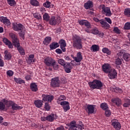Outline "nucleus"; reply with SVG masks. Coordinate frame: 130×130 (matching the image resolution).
I'll return each mask as SVG.
<instances>
[{
    "label": "nucleus",
    "mask_w": 130,
    "mask_h": 130,
    "mask_svg": "<svg viewBox=\"0 0 130 130\" xmlns=\"http://www.w3.org/2000/svg\"><path fill=\"white\" fill-rule=\"evenodd\" d=\"M9 36L12 39V41L14 43V45H16L18 43H19V39L17 38V36L13 33H10Z\"/></svg>",
    "instance_id": "obj_16"
},
{
    "label": "nucleus",
    "mask_w": 130,
    "mask_h": 130,
    "mask_svg": "<svg viewBox=\"0 0 130 130\" xmlns=\"http://www.w3.org/2000/svg\"><path fill=\"white\" fill-rule=\"evenodd\" d=\"M66 99H67V98H66V96L63 95H60L59 98L57 99V103H58V104H59L60 101H63L66 100Z\"/></svg>",
    "instance_id": "obj_42"
},
{
    "label": "nucleus",
    "mask_w": 130,
    "mask_h": 130,
    "mask_svg": "<svg viewBox=\"0 0 130 130\" xmlns=\"http://www.w3.org/2000/svg\"><path fill=\"white\" fill-rule=\"evenodd\" d=\"M96 106L94 105H88L87 107V112L88 114H92L94 113V110Z\"/></svg>",
    "instance_id": "obj_18"
},
{
    "label": "nucleus",
    "mask_w": 130,
    "mask_h": 130,
    "mask_svg": "<svg viewBox=\"0 0 130 130\" xmlns=\"http://www.w3.org/2000/svg\"><path fill=\"white\" fill-rule=\"evenodd\" d=\"M88 85L90 89H101L103 86L102 82L98 80H94L93 81L89 82Z\"/></svg>",
    "instance_id": "obj_3"
},
{
    "label": "nucleus",
    "mask_w": 130,
    "mask_h": 130,
    "mask_svg": "<svg viewBox=\"0 0 130 130\" xmlns=\"http://www.w3.org/2000/svg\"><path fill=\"white\" fill-rule=\"evenodd\" d=\"M105 115H106L107 117H109V116L111 115V111H110V110H106Z\"/></svg>",
    "instance_id": "obj_50"
},
{
    "label": "nucleus",
    "mask_w": 130,
    "mask_h": 130,
    "mask_svg": "<svg viewBox=\"0 0 130 130\" xmlns=\"http://www.w3.org/2000/svg\"><path fill=\"white\" fill-rule=\"evenodd\" d=\"M7 3L11 7H15L16 4L15 0H7Z\"/></svg>",
    "instance_id": "obj_43"
},
{
    "label": "nucleus",
    "mask_w": 130,
    "mask_h": 130,
    "mask_svg": "<svg viewBox=\"0 0 130 130\" xmlns=\"http://www.w3.org/2000/svg\"><path fill=\"white\" fill-rule=\"evenodd\" d=\"M12 106V110H20L21 109H23V107L18 106L15 103H13Z\"/></svg>",
    "instance_id": "obj_27"
},
{
    "label": "nucleus",
    "mask_w": 130,
    "mask_h": 130,
    "mask_svg": "<svg viewBox=\"0 0 130 130\" xmlns=\"http://www.w3.org/2000/svg\"><path fill=\"white\" fill-rule=\"evenodd\" d=\"M125 52V51L124 50H121L119 51H118L117 53V55L118 58L120 57V58H121V57H123V55L124 54V53Z\"/></svg>",
    "instance_id": "obj_35"
},
{
    "label": "nucleus",
    "mask_w": 130,
    "mask_h": 130,
    "mask_svg": "<svg viewBox=\"0 0 130 130\" xmlns=\"http://www.w3.org/2000/svg\"><path fill=\"white\" fill-rule=\"evenodd\" d=\"M3 102H4L5 106H6V107H7L8 108H9V107H11V106H12L13 103L12 101H9L5 99L3 100Z\"/></svg>",
    "instance_id": "obj_32"
},
{
    "label": "nucleus",
    "mask_w": 130,
    "mask_h": 130,
    "mask_svg": "<svg viewBox=\"0 0 130 130\" xmlns=\"http://www.w3.org/2000/svg\"><path fill=\"white\" fill-rule=\"evenodd\" d=\"M115 63L117 66H121V63H122V59H120V58H116L115 59Z\"/></svg>",
    "instance_id": "obj_38"
},
{
    "label": "nucleus",
    "mask_w": 130,
    "mask_h": 130,
    "mask_svg": "<svg viewBox=\"0 0 130 130\" xmlns=\"http://www.w3.org/2000/svg\"><path fill=\"white\" fill-rule=\"evenodd\" d=\"M102 51L103 53H106L108 55H110L111 54V51L107 48H103Z\"/></svg>",
    "instance_id": "obj_36"
},
{
    "label": "nucleus",
    "mask_w": 130,
    "mask_h": 130,
    "mask_svg": "<svg viewBox=\"0 0 130 130\" xmlns=\"http://www.w3.org/2000/svg\"><path fill=\"white\" fill-rule=\"evenodd\" d=\"M43 19L45 21H46V22H48L50 19V16H49V15L48 13H45L43 16Z\"/></svg>",
    "instance_id": "obj_40"
},
{
    "label": "nucleus",
    "mask_w": 130,
    "mask_h": 130,
    "mask_svg": "<svg viewBox=\"0 0 130 130\" xmlns=\"http://www.w3.org/2000/svg\"><path fill=\"white\" fill-rule=\"evenodd\" d=\"M90 50L93 51V52H97V51H99V46L97 45H93L90 47Z\"/></svg>",
    "instance_id": "obj_31"
},
{
    "label": "nucleus",
    "mask_w": 130,
    "mask_h": 130,
    "mask_svg": "<svg viewBox=\"0 0 130 130\" xmlns=\"http://www.w3.org/2000/svg\"><path fill=\"white\" fill-rule=\"evenodd\" d=\"M13 29L14 31H17L19 32V36H20L21 38L24 39L25 38V32H26V28L25 26L23 25L21 23H16V24H13Z\"/></svg>",
    "instance_id": "obj_2"
},
{
    "label": "nucleus",
    "mask_w": 130,
    "mask_h": 130,
    "mask_svg": "<svg viewBox=\"0 0 130 130\" xmlns=\"http://www.w3.org/2000/svg\"><path fill=\"white\" fill-rule=\"evenodd\" d=\"M113 31L117 34H119L120 33V30H119L117 27H114Z\"/></svg>",
    "instance_id": "obj_55"
},
{
    "label": "nucleus",
    "mask_w": 130,
    "mask_h": 130,
    "mask_svg": "<svg viewBox=\"0 0 130 130\" xmlns=\"http://www.w3.org/2000/svg\"><path fill=\"white\" fill-rule=\"evenodd\" d=\"M3 42L6 45H8L9 48H13V45L12 44V42H11L10 40H8V39L4 38Z\"/></svg>",
    "instance_id": "obj_24"
},
{
    "label": "nucleus",
    "mask_w": 130,
    "mask_h": 130,
    "mask_svg": "<svg viewBox=\"0 0 130 130\" xmlns=\"http://www.w3.org/2000/svg\"><path fill=\"white\" fill-rule=\"evenodd\" d=\"M124 102H126V103H127L128 105H130V99H128V98L127 97L124 98Z\"/></svg>",
    "instance_id": "obj_58"
},
{
    "label": "nucleus",
    "mask_w": 130,
    "mask_h": 130,
    "mask_svg": "<svg viewBox=\"0 0 130 130\" xmlns=\"http://www.w3.org/2000/svg\"><path fill=\"white\" fill-rule=\"evenodd\" d=\"M14 46L17 48V50L19 51V53L21 54V55H25V50L23 47L20 46V43L16 44Z\"/></svg>",
    "instance_id": "obj_19"
},
{
    "label": "nucleus",
    "mask_w": 130,
    "mask_h": 130,
    "mask_svg": "<svg viewBox=\"0 0 130 130\" xmlns=\"http://www.w3.org/2000/svg\"><path fill=\"white\" fill-rule=\"evenodd\" d=\"M14 80L15 81V82H16V83H17V84H25V81L24 80L21 79V78H17L16 77H15L14 78Z\"/></svg>",
    "instance_id": "obj_34"
},
{
    "label": "nucleus",
    "mask_w": 130,
    "mask_h": 130,
    "mask_svg": "<svg viewBox=\"0 0 130 130\" xmlns=\"http://www.w3.org/2000/svg\"><path fill=\"white\" fill-rule=\"evenodd\" d=\"M68 126H70L69 130H78V129L80 130L84 129V125H77L75 121H72L70 123L68 124Z\"/></svg>",
    "instance_id": "obj_4"
},
{
    "label": "nucleus",
    "mask_w": 130,
    "mask_h": 130,
    "mask_svg": "<svg viewBox=\"0 0 130 130\" xmlns=\"http://www.w3.org/2000/svg\"><path fill=\"white\" fill-rule=\"evenodd\" d=\"M125 30H130V22H126L124 26Z\"/></svg>",
    "instance_id": "obj_51"
},
{
    "label": "nucleus",
    "mask_w": 130,
    "mask_h": 130,
    "mask_svg": "<svg viewBox=\"0 0 130 130\" xmlns=\"http://www.w3.org/2000/svg\"><path fill=\"white\" fill-rule=\"evenodd\" d=\"M54 61H55V60L50 57L45 58L44 60V62L47 67H51L52 64H54Z\"/></svg>",
    "instance_id": "obj_7"
},
{
    "label": "nucleus",
    "mask_w": 130,
    "mask_h": 130,
    "mask_svg": "<svg viewBox=\"0 0 130 130\" xmlns=\"http://www.w3.org/2000/svg\"><path fill=\"white\" fill-rule=\"evenodd\" d=\"M34 104L36 107H37L38 108H41L43 105V101L40 100H37L35 101Z\"/></svg>",
    "instance_id": "obj_23"
},
{
    "label": "nucleus",
    "mask_w": 130,
    "mask_h": 130,
    "mask_svg": "<svg viewBox=\"0 0 130 130\" xmlns=\"http://www.w3.org/2000/svg\"><path fill=\"white\" fill-rule=\"evenodd\" d=\"M42 101L45 102L48 101V102H51L52 100L54 99V96L53 95L49 94H42Z\"/></svg>",
    "instance_id": "obj_8"
},
{
    "label": "nucleus",
    "mask_w": 130,
    "mask_h": 130,
    "mask_svg": "<svg viewBox=\"0 0 130 130\" xmlns=\"http://www.w3.org/2000/svg\"><path fill=\"white\" fill-rule=\"evenodd\" d=\"M45 109L47 111H49V110H50V106H49V104H48V103H45Z\"/></svg>",
    "instance_id": "obj_52"
},
{
    "label": "nucleus",
    "mask_w": 130,
    "mask_h": 130,
    "mask_svg": "<svg viewBox=\"0 0 130 130\" xmlns=\"http://www.w3.org/2000/svg\"><path fill=\"white\" fill-rule=\"evenodd\" d=\"M83 60V55H82V52H77L76 56L75 58V61L76 62H81Z\"/></svg>",
    "instance_id": "obj_21"
},
{
    "label": "nucleus",
    "mask_w": 130,
    "mask_h": 130,
    "mask_svg": "<svg viewBox=\"0 0 130 130\" xmlns=\"http://www.w3.org/2000/svg\"><path fill=\"white\" fill-rule=\"evenodd\" d=\"M0 22L4 23L5 24V25H7V26L11 25V22L10 21V20H9L6 17H4V16L1 17H0Z\"/></svg>",
    "instance_id": "obj_20"
},
{
    "label": "nucleus",
    "mask_w": 130,
    "mask_h": 130,
    "mask_svg": "<svg viewBox=\"0 0 130 130\" xmlns=\"http://www.w3.org/2000/svg\"><path fill=\"white\" fill-rule=\"evenodd\" d=\"M54 70H58V64H56V61H54V63L53 64H52Z\"/></svg>",
    "instance_id": "obj_54"
},
{
    "label": "nucleus",
    "mask_w": 130,
    "mask_h": 130,
    "mask_svg": "<svg viewBox=\"0 0 130 130\" xmlns=\"http://www.w3.org/2000/svg\"><path fill=\"white\" fill-rule=\"evenodd\" d=\"M112 125L114 128L116 130H119L121 128V125L117 120H112Z\"/></svg>",
    "instance_id": "obj_9"
},
{
    "label": "nucleus",
    "mask_w": 130,
    "mask_h": 130,
    "mask_svg": "<svg viewBox=\"0 0 130 130\" xmlns=\"http://www.w3.org/2000/svg\"><path fill=\"white\" fill-rule=\"evenodd\" d=\"M84 25L88 29H90L91 28V24H90V23L87 20L85 21V22L84 23Z\"/></svg>",
    "instance_id": "obj_56"
},
{
    "label": "nucleus",
    "mask_w": 130,
    "mask_h": 130,
    "mask_svg": "<svg viewBox=\"0 0 130 130\" xmlns=\"http://www.w3.org/2000/svg\"><path fill=\"white\" fill-rule=\"evenodd\" d=\"M85 22H86V20H79L78 21V23H79V25H81V26H83V25H85Z\"/></svg>",
    "instance_id": "obj_60"
},
{
    "label": "nucleus",
    "mask_w": 130,
    "mask_h": 130,
    "mask_svg": "<svg viewBox=\"0 0 130 130\" xmlns=\"http://www.w3.org/2000/svg\"><path fill=\"white\" fill-rule=\"evenodd\" d=\"M50 42H51V37H46V38H45L43 43L44 45H48V44H49Z\"/></svg>",
    "instance_id": "obj_29"
},
{
    "label": "nucleus",
    "mask_w": 130,
    "mask_h": 130,
    "mask_svg": "<svg viewBox=\"0 0 130 130\" xmlns=\"http://www.w3.org/2000/svg\"><path fill=\"white\" fill-rule=\"evenodd\" d=\"M124 14L126 17L130 18V8H125L124 11Z\"/></svg>",
    "instance_id": "obj_39"
},
{
    "label": "nucleus",
    "mask_w": 130,
    "mask_h": 130,
    "mask_svg": "<svg viewBox=\"0 0 130 130\" xmlns=\"http://www.w3.org/2000/svg\"><path fill=\"white\" fill-rule=\"evenodd\" d=\"M108 77L109 79H115L116 77H117V72L114 69H111L109 72Z\"/></svg>",
    "instance_id": "obj_11"
},
{
    "label": "nucleus",
    "mask_w": 130,
    "mask_h": 130,
    "mask_svg": "<svg viewBox=\"0 0 130 130\" xmlns=\"http://www.w3.org/2000/svg\"><path fill=\"white\" fill-rule=\"evenodd\" d=\"M7 76H9V77H12L13 75H14V72L12 70H8L7 72Z\"/></svg>",
    "instance_id": "obj_53"
},
{
    "label": "nucleus",
    "mask_w": 130,
    "mask_h": 130,
    "mask_svg": "<svg viewBox=\"0 0 130 130\" xmlns=\"http://www.w3.org/2000/svg\"><path fill=\"white\" fill-rule=\"evenodd\" d=\"M51 87L52 88H59L60 87V80L58 77H56L51 79Z\"/></svg>",
    "instance_id": "obj_6"
},
{
    "label": "nucleus",
    "mask_w": 130,
    "mask_h": 130,
    "mask_svg": "<svg viewBox=\"0 0 130 130\" xmlns=\"http://www.w3.org/2000/svg\"><path fill=\"white\" fill-rule=\"evenodd\" d=\"M73 46L75 49L81 50L83 48L82 39L78 35L73 36L72 38Z\"/></svg>",
    "instance_id": "obj_1"
},
{
    "label": "nucleus",
    "mask_w": 130,
    "mask_h": 130,
    "mask_svg": "<svg viewBox=\"0 0 130 130\" xmlns=\"http://www.w3.org/2000/svg\"><path fill=\"white\" fill-rule=\"evenodd\" d=\"M100 24H101L103 28H110V25H109V24L107 23V22H106L105 20H104L103 19L101 20Z\"/></svg>",
    "instance_id": "obj_26"
},
{
    "label": "nucleus",
    "mask_w": 130,
    "mask_h": 130,
    "mask_svg": "<svg viewBox=\"0 0 130 130\" xmlns=\"http://www.w3.org/2000/svg\"><path fill=\"white\" fill-rule=\"evenodd\" d=\"M30 90H31L32 92H37V91H38V87L35 83L30 84Z\"/></svg>",
    "instance_id": "obj_25"
},
{
    "label": "nucleus",
    "mask_w": 130,
    "mask_h": 130,
    "mask_svg": "<svg viewBox=\"0 0 130 130\" xmlns=\"http://www.w3.org/2000/svg\"><path fill=\"white\" fill-rule=\"evenodd\" d=\"M30 4L32 6H34V7H38L39 5V3L37 0H31Z\"/></svg>",
    "instance_id": "obj_44"
},
{
    "label": "nucleus",
    "mask_w": 130,
    "mask_h": 130,
    "mask_svg": "<svg viewBox=\"0 0 130 130\" xmlns=\"http://www.w3.org/2000/svg\"><path fill=\"white\" fill-rule=\"evenodd\" d=\"M58 44H59L62 51H63V52H66V47L67 46V43H66V41L63 39H61L59 41Z\"/></svg>",
    "instance_id": "obj_12"
},
{
    "label": "nucleus",
    "mask_w": 130,
    "mask_h": 130,
    "mask_svg": "<svg viewBox=\"0 0 130 130\" xmlns=\"http://www.w3.org/2000/svg\"><path fill=\"white\" fill-rule=\"evenodd\" d=\"M100 10H102V13L105 15L107 17H110L112 13H111V11L110 10V8L109 7H106L105 5H102L99 6Z\"/></svg>",
    "instance_id": "obj_5"
},
{
    "label": "nucleus",
    "mask_w": 130,
    "mask_h": 130,
    "mask_svg": "<svg viewBox=\"0 0 130 130\" xmlns=\"http://www.w3.org/2000/svg\"><path fill=\"white\" fill-rule=\"evenodd\" d=\"M92 34H94L95 35L98 34L99 33V31L97 28H94L92 30Z\"/></svg>",
    "instance_id": "obj_57"
},
{
    "label": "nucleus",
    "mask_w": 130,
    "mask_h": 130,
    "mask_svg": "<svg viewBox=\"0 0 130 130\" xmlns=\"http://www.w3.org/2000/svg\"><path fill=\"white\" fill-rule=\"evenodd\" d=\"M4 66H5V62L0 58V67H4Z\"/></svg>",
    "instance_id": "obj_63"
},
{
    "label": "nucleus",
    "mask_w": 130,
    "mask_h": 130,
    "mask_svg": "<svg viewBox=\"0 0 130 130\" xmlns=\"http://www.w3.org/2000/svg\"><path fill=\"white\" fill-rule=\"evenodd\" d=\"M102 70L104 73L106 74H109V72L112 69H111V66L108 63H105L102 65Z\"/></svg>",
    "instance_id": "obj_10"
},
{
    "label": "nucleus",
    "mask_w": 130,
    "mask_h": 130,
    "mask_svg": "<svg viewBox=\"0 0 130 130\" xmlns=\"http://www.w3.org/2000/svg\"><path fill=\"white\" fill-rule=\"evenodd\" d=\"M58 63L62 66V67L66 66V62L64 61V60L62 59H58Z\"/></svg>",
    "instance_id": "obj_48"
},
{
    "label": "nucleus",
    "mask_w": 130,
    "mask_h": 130,
    "mask_svg": "<svg viewBox=\"0 0 130 130\" xmlns=\"http://www.w3.org/2000/svg\"><path fill=\"white\" fill-rule=\"evenodd\" d=\"M27 62L29 63V64H30V63L31 62H35V59H34V54H30L28 56Z\"/></svg>",
    "instance_id": "obj_33"
},
{
    "label": "nucleus",
    "mask_w": 130,
    "mask_h": 130,
    "mask_svg": "<svg viewBox=\"0 0 130 130\" xmlns=\"http://www.w3.org/2000/svg\"><path fill=\"white\" fill-rule=\"evenodd\" d=\"M101 108L103 110H107L109 108L108 107V105L106 103H103L101 104Z\"/></svg>",
    "instance_id": "obj_37"
},
{
    "label": "nucleus",
    "mask_w": 130,
    "mask_h": 130,
    "mask_svg": "<svg viewBox=\"0 0 130 130\" xmlns=\"http://www.w3.org/2000/svg\"><path fill=\"white\" fill-rule=\"evenodd\" d=\"M111 102L114 104H115L116 106L119 107L121 106L122 103L121 102V100H120L118 98H113L111 99Z\"/></svg>",
    "instance_id": "obj_17"
},
{
    "label": "nucleus",
    "mask_w": 130,
    "mask_h": 130,
    "mask_svg": "<svg viewBox=\"0 0 130 130\" xmlns=\"http://www.w3.org/2000/svg\"><path fill=\"white\" fill-rule=\"evenodd\" d=\"M7 108H6V104L4 103L0 102V110H6Z\"/></svg>",
    "instance_id": "obj_49"
},
{
    "label": "nucleus",
    "mask_w": 130,
    "mask_h": 130,
    "mask_svg": "<svg viewBox=\"0 0 130 130\" xmlns=\"http://www.w3.org/2000/svg\"><path fill=\"white\" fill-rule=\"evenodd\" d=\"M57 118V115L55 114H51L50 115L47 116V120L50 121V122H52L54 119Z\"/></svg>",
    "instance_id": "obj_22"
},
{
    "label": "nucleus",
    "mask_w": 130,
    "mask_h": 130,
    "mask_svg": "<svg viewBox=\"0 0 130 130\" xmlns=\"http://www.w3.org/2000/svg\"><path fill=\"white\" fill-rule=\"evenodd\" d=\"M60 105L62 106L64 112H67L68 110H70V103L67 101H63L60 103Z\"/></svg>",
    "instance_id": "obj_13"
},
{
    "label": "nucleus",
    "mask_w": 130,
    "mask_h": 130,
    "mask_svg": "<svg viewBox=\"0 0 130 130\" xmlns=\"http://www.w3.org/2000/svg\"><path fill=\"white\" fill-rule=\"evenodd\" d=\"M49 21L50 25H51L52 26H55V25L58 23V18L54 16H52Z\"/></svg>",
    "instance_id": "obj_14"
},
{
    "label": "nucleus",
    "mask_w": 130,
    "mask_h": 130,
    "mask_svg": "<svg viewBox=\"0 0 130 130\" xmlns=\"http://www.w3.org/2000/svg\"><path fill=\"white\" fill-rule=\"evenodd\" d=\"M129 106H130V105H128V104H127V103H126V102H125V103H124V104H123V107L127 108V107H129Z\"/></svg>",
    "instance_id": "obj_64"
},
{
    "label": "nucleus",
    "mask_w": 130,
    "mask_h": 130,
    "mask_svg": "<svg viewBox=\"0 0 130 130\" xmlns=\"http://www.w3.org/2000/svg\"><path fill=\"white\" fill-rule=\"evenodd\" d=\"M51 5V3L49 1H47L45 3H44L43 4V6L45 8L48 9V8H50Z\"/></svg>",
    "instance_id": "obj_47"
},
{
    "label": "nucleus",
    "mask_w": 130,
    "mask_h": 130,
    "mask_svg": "<svg viewBox=\"0 0 130 130\" xmlns=\"http://www.w3.org/2000/svg\"><path fill=\"white\" fill-rule=\"evenodd\" d=\"M93 7H94L93 2L90 0L84 3V8L85 9V10H90V9H92Z\"/></svg>",
    "instance_id": "obj_15"
},
{
    "label": "nucleus",
    "mask_w": 130,
    "mask_h": 130,
    "mask_svg": "<svg viewBox=\"0 0 130 130\" xmlns=\"http://www.w3.org/2000/svg\"><path fill=\"white\" fill-rule=\"evenodd\" d=\"M33 16L34 18H35L36 19H37V20H38L39 21H41L42 19V17L40 15V14L38 13H35L33 14Z\"/></svg>",
    "instance_id": "obj_45"
},
{
    "label": "nucleus",
    "mask_w": 130,
    "mask_h": 130,
    "mask_svg": "<svg viewBox=\"0 0 130 130\" xmlns=\"http://www.w3.org/2000/svg\"><path fill=\"white\" fill-rule=\"evenodd\" d=\"M105 19L106 20V21L109 23V24H112V21H111V19H110V18L108 17H105Z\"/></svg>",
    "instance_id": "obj_61"
},
{
    "label": "nucleus",
    "mask_w": 130,
    "mask_h": 130,
    "mask_svg": "<svg viewBox=\"0 0 130 130\" xmlns=\"http://www.w3.org/2000/svg\"><path fill=\"white\" fill-rule=\"evenodd\" d=\"M49 46L51 50H53V49H56L57 47H59V44L58 43L53 42Z\"/></svg>",
    "instance_id": "obj_28"
},
{
    "label": "nucleus",
    "mask_w": 130,
    "mask_h": 130,
    "mask_svg": "<svg viewBox=\"0 0 130 130\" xmlns=\"http://www.w3.org/2000/svg\"><path fill=\"white\" fill-rule=\"evenodd\" d=\"M5 53V59H6L7 60H10V59H11V58H12V54H11V53L8 51V50H6L4 52Z\"/></svg>",
    "instance_id": "obj_30"
},
{
    "label": "nucleus",
    "mask_w": 130,
    "mask_h": 130,
    "mask_svg": "<svg viewBox=\"0 0 130 130\" xmlns=\"http://www.w3.org/2000/svg\"><path fill=\"white\" fill-rule=\"evenodd\" d=\"M130 55L128 53H125V52L124 53V55L123 56V57L126 61H129L130 60L129 58Z\"/></svg>",
    "instance_id": "obj_41"
},
{
    "label": "nucleus",
    "mask_w": 130,
    "mask_h": 130,
    "mask_svg": "<svg viewBox=\"0 0 130 130\" xmlns=\"http://www.w3.org/2000/svg\"><path fill=\"white\" fill-rule=\"evenodd\" d=\"M55 52L58 54H61V53H62V51H61L60 49H56L55 50Z\"/></svg>",
    "instance_id": "obj_62"
},
{
    "label": "nucleus",
    "mask_w": 130,
    "mask_h": 130,
    "mask_svg": "<svg viewBox=\"0 0 130 130\" xmlns=\"http://www.w3.org/2000/svg\"><path fill=\"white\" fill-rule=\"evenodd\" d=\"M114 91H115V92H119V93H122V90L117 87L115 88Z\"/></svg>",
    "instance_id": "obj_59"
},
{
    "label": "nucleus",
    "mask_w": 130,
    "mask_h": 130,
    "mask_svg": "<svg viewBox=\"0 0 130 130\" xmlns=\"http://www.w3.org/2000/svg\"><path fill=\"white\" fill-rule=\"evenodd\" d=\"M67 66H68V67H69V68H68V67H67V66H66L65 67H64V70L65 72L67 73H71V64H70V63H67Z\"/></svg>",
    "instance_id": "obj_46"
}]
</instances>
